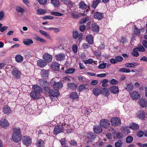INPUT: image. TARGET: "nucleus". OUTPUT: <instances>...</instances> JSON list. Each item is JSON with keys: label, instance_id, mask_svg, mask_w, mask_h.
<instances>
[{"label": "nucleus", "instance_id": "6e6d98bb", "mask_svg": "<svg viewBox=\"0 0 147 147\" xmlns=\"http://www.w3.org/2000/svg\"><path fill=\"white\" fill-rule=\"evenodd\" d=\"M88 20V17L84 18L83 19H82L79 22L80 24H84Z\"/></svg>", "mask_w": 147, "mask_h": 147}, {"label": "nucleus", "instance_id": "2eb2a0df", "mask_svg": "<svg viewBox=\"0 0 147 147\" xmlns=\"http://www.w3.org/2000/svg\"><path fill=\"white\" fill-rule=\"evenodd\" d=\"M93 16L95 19L100 20L103 18V14L102 13L96 11L94 13Z\"/></svg>", "mask_w": 147, "mask_h": 147}, {"label": "nucleus", "instance_id": "0e129e2a", "mask_svg": "<svg viewBox=\"0 0 147 147\" xmlns=\"http://www.w3.org/2000/svg\"><path fill=\"white\" fill-rule=\"evenodd\" d=\"M84 62L85 64H91L93 62V60L92 59H89L88 60L84 61Z\"/></svg>", "mask_w": 147, "mask_h": 147}, {"label": "nucleus", "instance_id": "f03ea898", "mask_svg": "<svg viewBox=\"0 0 147 147\" xmlns=\"http://www.w3.org/2000/svg\"><path fill=\"white\" fill-rule=\"evenodd\" d=\"M13 133L12 136L13 140L15 142H18L21 140L22 137L20 129L19 127L15 128L13 129Z\"/></svg>", "mask_w": 147, "mask_h": 147}, {"label": "nucleus", "instance_id": "f704fd0d", "mask_svg": "<svg viewBox=\"0 0 147 147\" xmlns=\"http://www.w3.org/2000/svg\"><path fill=\"white\" fill-rule=\"evenodd\" d=\"M88 86L86 84H82L78 87V91L80 92L83 91V90L87 89Z\"/></svg>", "mask_w": 147, "mask_h": 147}, {"label": "nucleus", "instance_id": "58836bf2", "mask_svg": "<svg viewBox=\"0 0 147 147\" xmlns=\"http://www.w3.org/2000/svg\"><path fill=\"white\" fill-rule=\"evenodd\" d=\"M134 86L131 84H127V86L125 88L126 90L128 91H130L133 90Z\"/></svg>", "mask_w": 147, "mask_h": 147}, {"label": "nucleus", "instance_id": "72a5a7b5", "mask_svg": "<svg viewBox=\"0 0 147 147\" xmlns=\"http://www.w3.org/2000/svg\"><path fill=\"white\" fill-rule=\"evenodd\" d=\"M93 93L96 96H98L100 94V90L98 88H95L93 90Z\"/></svg>", "mask_w": 147, "mask_h": 147}, {"label": "nucleus", "instance_id": "f8f14e48", "mask_svg": "<svg viewBox=\"0 0 147 147\" xmlns=\"http://www.w3.org/2000/svg\"><path fill=\"white\" fill-rule=\"evenodd\" d=\"M131 97L134 100L138 99L140 98V94L137 91H133L130 93Z\"/></svg>", "mask_w": 147, "mask_h": 147}, {"label": "nucleus", "instance_id": "3c124183", "mask_svg": "<svg viewBox=\"0 0 147 147\" xmlns=\"http://www.w3.org/2000/svg\"><path fill=\"white\" fill-rule=\"evenodd\" d=\"M108 82L107 79H104L101 81V82L102 83V86L103 87H106L107 86V83Z\"/></svg>", "mask_w": 147, "mask_h": 147}, {"label": "nucleus", "instance_id": "4d7b16f0", "mask_svg": "<svg viewBox=\"0 0 147 147\" xmlns=\"http://www.w3.org/2000/svg\"><path fill=\"white\" fill-rule=\"evenodd\" d=\"M115 136L118 139H121L123 137L122 134L120 132H117L115 134Z\"/></svg>", "mask_w": 147, "mask_h": 147}, {"label": "nucleus", "instance_id": "9b49d317", "mask_svg": "<svg viewBox=\"0 0 147 147\" xmlns=\"http://www.w3.org/2000/svg\"><path fill=\"white\" fill-rule=\"evenodd\" d=\"M12 75L17 79H19L21 76V73L16 68L14 69L12 71Z\"/></svg>", "mask_w": 147, "mask_h": 147}, {"label": "nucleus", "instance_id": "8fccbe9b", "mask_svg": "<svg viewBox=\"0 0 147 147\" xmlns=\"http://www.w3.org/2000/svg\"><path fill=\"white\" fill-rule=\"evenodd\" d=\"M115 58L116 59L117 63L121 62L123 60L122 57L120 55L115 57Z\"/></svg>", "mask_w": 147, "mask_h": 147}, {"label": "nucleus", "instance_id": "a878e982", "mask_svg": "<svg viewBox=\"0 0 147 147\" xmlns=\"http://www.w3.org/2000/svg\"><path fill=\"white\" fill-rule=\"evenodd\" d=\"M129 127L132 129L136 130L139 129L140 127L138 124L135 123H132L129 124Z\"/></svg>", "mask_w": 147, "mask_h": 147}, {"label": "nucleus", "instance_id": "a211bd4d", "mask_svg": "<svg viewBox=\"0 0 147 147\" xmlns=\"http://www.w3.org/2000/svg\"><path fill=\"white\" fill-rule=\"evenodd\" d=\"M3 111L4 114L7 115L9 114L12 112L10 108L7 105H5L3 107Z\"/></svg>", "mask_w": 147, "mask_h": 147}, {"label": "nucleus", "instance_id": "680f3d73", "mask_svg": "<svg viewBox=\"0 0 147 147\" xmlns=\"http://www.w3.org/2000/svg\"><path fill=\"white\" fill-rule=\"evenodd\" d=\"M94 54L96 57H100L101 53L98 50L97 51H94Z\"/></svg>", "mask_w": 147, "mask_h": 147}, {"label": "nucleus", "instance_id": "ea45409f", "mask_svg": "<svg viewBox=\"0 0 147 147\" xmlns=\"http://www.w3.org/2000/svg\"><path fill=\"white\" fill-rule=\"evenodd\" d=\"M123 144V142L121 140H118L115 143V146L116 147H121Z\"/></svg>", "mask_w": 147, "mask_h": 147}, {"label": "nucleus", "instance_id": "e2e57ef3", "mask_svg": "<svg viewBox=\"0 0 147 147\" xmlns=\"http://www.w3.org/2000/svg\"><path fill=\"white\" fill-rule=\"evenodd\" d=\"M125 67H128L134 68V65H133V63H128L125 64Z\"/></svg>", "mask_w": 147, "mask_h": 147}, {"label": "nucleus", "instance_id": "c9c22d12", "mask_svg": "<svg viewBox=\"0 0 147 147\" xmlns=\"http://www.w3.org/2000/svg\"><path fill=\"white\" fill-rule=\"evenodd\" d=\"M100 90L101 94H107L109 93V90L107 88H102L100 89Z\"/></svg>", "mask_w": 147, "mask_h": 147}, {"label": "nucleus", "instance_id": "5fc2aeb1", "mask_svg": "<svg viewBox=\"0 0 147 147\" xmlns=\"http://www.w3.org/2000/svg\"><path fill=\"white\" fill-rule=\"evenodd\" d=\"M144 132L142 130L139 131L137 133V135L139 137H141L144 135Z\"/></svg>", "mask_w": 147, "mask_h": 147}, {"label": "nucleus", "instance_id": "79ce46f5", "mask_svg": "<svg viewBox=\"0 0 147 147\" xmlns=\"http://www.w3.org/2000/svg\"><path fill=\"white\" fill-rule=\"evenodd\" d=\"M39 32L42 35H44L47 38L49 39L51 38L49 34L45 31L42 30H39Z\"/></svg>", "mask_w": 147, "mask_h": 147}, {"label": "nucleus", "instance_id": "6ab92c4d", "mask_svg": "<svg viewBox=\"0 0 147 147\" xmlns=\"http://www.w3.org/2000/svg\"><path fill=\"white\" fill-rule=\"evenodd\" d=\"M60 65L56 62H52L51 64V67L53 70L58 71L59 69Z\"/></svg>", "mask_w": 147, "mask_h": 147}, {"label": "nucleus", "instance_id": "7c9ffc66", "mask_svg": "<svg viewBox=\"0 0 147 147\" xmlns=\"http://www.w3.org/2000/svg\"><path fill=\"white\" fill-rule=\"evenodd\" d=\"M79 8L82 9H86L87 7V5L83 1H81L79 3Z\"/></svg>", "mask_w": 147, "mask_h": 147}, {"label": "nucleus", "instance_id": "2f4dec72", "mask_svg": "<svg viewBox=\"0 0 147 147\" xmlns=\"http://www.w3.org/2000/svg\"><path fill=\"white\" fill-rule=\"evenodd\" d=\"M36 145L37 147H44V141L41 140H38L36 144Z\"/></svg>", "mask_w": 147, "mask_h": 147}, {"label": "nucleus", "instance_id": "423d86ee", "mask_svg": "<svg viewBox=\"0 0 147 147\" xmlns=\"http://www.w3.org/2000/svg\"><path fill=\"white\" fill-rule=\"evenodd\" d=\"M111 122V124L114 126H119L121 123V119L117 117L112 118Z\"/></svg>", "mask_w": 147, "mask_h": 147}, {"label": "nucleus", "instance_id": "a19ab883", "mask_svg": "<svg viewBox=\"0 0 147 147\" xmlns=\"http://www.w3.org/2000/svg\"><path fill=\"white\" fill-rule=\"evenodd\" d=\"M100 0H96L92 2V4L91 5V7L95 9L98 4L100 3Z\"/></svg>", "mask_w": 147, "mask_h": 147}, {"label": "nucleus", "instance_id": "bf43d9fd", "mask_svg": "<svg viewBox=\"0 0 147 147\" xmlns=\"http://www.w3.org/2000/svg\"><path fill=\"white\" fill-rule=\"evenodd\" d=\"M118 82L114 79H112L110 81V83L111 84H117L118 83Z\"/></svg>", "mask_w": 147, "mask_h": 147}, {"label": "nucleus", "instance_id": "0eeeda50", "mask_svg": "<svg viewBox=\"0 0 147 147\" xmlns=\"http://www.w3.org/2000/svg\"><path fill=\"white\" fill-rule=\"evenodd\" d=\"M38 83L41 86L45 88V90H49V88L48 87L49 82L47 81L40 79L38 81Z\"/></svg>", "mask_w": 147, "mask_h": 147}, {"label": "nucleus", "instance_id": "a18cd8bd", "mask_svg": "<svg viewBox=\"0 0 147 147\" xmlns=\"http://www.w3.org/2000/svg\"><path fill=\"white\" fill-rule=\"evenodd\" d=\"M133 140V138L132 136H128L126 139V141L127 143H130L132 142Z\"/></svg>", "mask_w": 147, "mask_h": 147}, {"label": "nucleus", "instance_id": "4be33fe9", "mask_svg": "<svg viewBox=\"0 0 147 147\" xmlns=\"http://www.w3.org/2000/svg\"><path fill=\"white\" fill-rule=\"evenodd\" d=\"M37 65L38 66L41 68H43L47 64V62L42 59H40L37 61Z\"/></svg>", "mask_w": 147, "mask_h": 147}, {"label": "nucleus", "instance_id": "4468645a", "mask_svg": "<svg viewBox=\"0 0 147 147\" xmlns=\"http://www.w3.org/2000/svg\"><path fill=\"white\" fill-rule=\"evenodd\" d=\"M43 58L46 62H51L53 59L52 56L48 53L44 54L43 55Z\"/></svg>", "mask_w": 147, "mask_h": 147}, {"label": "nucleus", "instance_id": "603ef678", "mask_svg": "<svg viewBox=\"0 0 147 147\" xmlns=\"http://www.w3.org/2000/svg\"><path fill=\"white\" fill-rule=\"evenodd\" d=\"M75 69L73 68H69L65 71V73L67 74H72L74 72Z\"/></svg>", "mask_w": 147, "mask_h": 147}, {"label": "nucleus", "instance_id": "7ed1b4c3", "mask_svg": "<svg viewBox=\"0 0 147 147\" xmlns=\"http://www.w3.org/2000/svg\"><path fill=\"white\" fill-rule=\"evenodd\" d=\"M64 131V128L62 125H58L55 126L54 129L53 133L56 135L59 134L63 132Z\"/></svg>", "mask_w": 147, "mask_h": 147}, {"label": "nucleus", "instance_id": "4c0bfd02", "mask_svg": "<svg viewBox=\"0 0 147 147\" xmlns=\"http://www.w3.org/2000/svg\"><path fill=\"white\" fill-rule=\"evenodd\" d=\"M119 71L120 72L129 73L130 72V69L126 68H122L119 69Z\"/></svg>", "mask_w": 147, "mask_h": 147}, {"label": "nucleus", "instance_id": "774afa93", "mask_svg": "<svg viewBox=\"0 0 147 147\" xmlns=\"http://www.w3.org/2000/svg\"><path fill=\"white\" fill-rule=\"evenodd\" d=\"M72 49L73 52L74 53H76L78 50V47L77 45H73L72 46Z\"/></svg>", "mask_w": 147, "mask_h": 147}, {"label": "nucleus", "instance_id": "c03bdc74", "mask_svg": "<svg viewBox=\"0 0 147 147\" xmlns=\"http://www.w3.org/2000/svg\"><path fill=\"white\" fill-rule=\"evenodd\" d=\"M138 51L142 52H144L146 51V50L144 47L142 45H140L138 47H136Z\"/></svg>", "mask_w": 147, "mask_h": 147}, {"label": "nucleus", "instance_id": "cd10ccee", "mask_svg": "<svg viewBox=\"0 0 147 147\" xmlns=\"http://www.w3.org/2000/svg\"><path fill=\"white\" fill-rule=\"evenodd\" d=\"M87 138L89 141L94 140L95 138V136L93 135V133H88L87 135Z\"/></svg>", "mask_w": 147, "mask_h": 147}, {"label": "nucleus", "instance_id": "39448f33", "mask_svg": "<svg viewBox=\"0 0 147 147\" xmlns=\"http://www.w3.org/2000/svg\"><path fill=\"white\" fill-rule=\"evenodd\" d=\"M100 124L102 127L107 129L109 127L110 122L108 119H103L100 121Z\"/></svg>", "mask_w": 147, "mask_h": 147}, {"label": "nucleus", "instance_id": "37998d69", "mask_svg": "<svg viewBox=\"0 0 147 147\" xmlns=\"http://www.w3.org/2000/svg\"><path fill=\"white\" fill-rule=\"evenodd\" d=\"M46 12V11L45 9H38L37 10L36 13L38 15H42Z\"/></svg>", "mask_w": 147, "mask_h": 147}, {"label": "nucleus", "instance_id": "bb28decb", "mask_svg": "<svg viewBox=\"0 0 147 147\" xmlns=\"http://www.w3.org/2000/svg\"><path fill=\"white\" fill-rule=\"evenodd\" d=\"M23 42L24 45H29L30 44L33 43V41L31 39L27 38L23 40Z\"/></svg>", "mask_w": 147, "mask_h": 147}, {"label": "nucleus", "instance_id": "f3484780", "mask_svg": "<svg viewBox=\"0 0 147 147\" xmlns=\"http://www.w3.org/2000/svg\"><path fill=\"white\" fill-rule=\"evenodd\" d=\"M56 60L58 61H62L65 59V55L63 53L58 54L55 55Z\"/></svg>", "mask_w": 147, "mask_h": 147}, {"label": "nucleus", "instance_id": "20e7f679", "mask_svg": "<svg viewBox=\"0 0 147 147\" xmlns=\"http://www.w3.org/2000/svg\"><path fill=\"white\" fill-rule=\"evenodd\" d=\"M50 84L53 85V88L57 90L58 89H60L63 87V84L61 82H56L55 81V79H53L50 82Z\"/></svg>", "mask_w": 147, "mask_h": 147}, {"label": "nucleus", "instance_id": "ddd939ff", "mask_svg": "<svg viewBox=\"0 0 147 147\" xmlns=\"http://www.w3.org/2000/svg\"><path fill=\"white\" fill-rule=\"evenodd\" d=\"M49 95L53 97H57L59 96L60 94L58 90H50L49 92Z\"/></svg>", "mask_w": 147, "mask_h": 147}, {"label": "nucleus", "instance_id": "864d4df0", "mask_svg": "<svg viewBox=\"0 0 147 147\" xmlns=\"http://www.w3.org/2000/svg\"><path fill=\"white\" fill-rule=\"evenodd\" d=\"M106 63H102L98 65V68L100 69H105L106 67Z\"/></svg>", "mask_w": 147, "mask_h": 147}, {"label": "nucleus", "instance_id": "13d9d810", "mask_svg": "<svg viewBox=\"0 0 147 147\" xmlns=\"http://www.w3.org/2000/svg\"><path fill=\"white\" fill-rule=\"evenodd\" d=\"M78 32L77 31H74L73 32V36L75 39H76L78 37Z\"/></svg>", "mask_w": 147, "mask_h": 147}, {"label": "nucleus", "instance_id": "f257e3e1", "mask_svg": "<svg viewBox=\"0 0 147 147\" xmlns=\"http://www.w3.org/2000/svg\"><path fill=\"white\" fill-rule=\"evenodd\" d=\"M32 88L33 91L30 93V96L34 100L37 99L40 97V93L42 92V89L38 85H34Z\"/></svg>", "mask_w": 147, "mask_h": 147}, {"label": "nucleus", "instance_id": "09e8293b", "mask_svg": "<svg viewBox=\"0 0 147 147\" xmlns=\"http://www.w3.org/2000/svg\"><path fill=\"white\" fill-rule=\"evenodd\" d=\"M69 143L70 146H76L77 145V142L74 140H71L69 142Z\"/></svg>", "mask_w": 147, "mask_h": 147}, {"label": "nucleus", "instance_id": "9d476101", "mask_svg": "<svg viewBox=\"0 0 147 147\" xmlns=\"http://www.w3.org/2000/svg\"><path fill=\"white\" fill-rule=\"evenodd\" d=\"M93 129L94 132L97 134H100L102 131L101 126L98 125H95L94 126Z\"/></svg>", "mask_w": 147, "mask_h": 147}, {"label": "nucleus", "instance_id": "393cba45", "mask_svg": "<svg viewBox=\"0 0 147 147\" xmlns=\"http://www.w3.org/2000/svg\"><path fill=\"white\" fill-rule=\"evenodd\" d=\"M86 40L89 44H92L93 43V37L91 34H88L86 36Z\"/></svg>", "mask_w": 147, "mask_h": 147}, {"label": "nucleus", "instance_id": "c756f323", "mask_svg": "<svg viewBox=\"0 0 147 147\" xmlns=\"http://www.w3.org/2000/svg\"><path fill=\"white\" fill-rule=\"evenodd\" d=\"M15 59L17 62L20 63L23 61L24 58L22 56L19 55L16 56Z\"/></svg>", "mask_w": 147, "mask_h": 147}, {"label": "nucleus", "instance_id": "69168bd1", "mask_svg": "<svg viewBox=\"0 0 147 147\" xmlns=\"http://www.w3.org/2000/svg\"><path fill=\"white\" fill-rule=\"evenodd\" d=\"M51 13L52 15L55 16H61L62 15V13L58 12H52Z\"/></svg>", "mask_w": 147, "mask_h": 147}, {"label": "nucleus", "instance_id": "052dcab7", "mask_svg": "<svg viewBox=\"0 0 147 147\" xmlns=\"http://www.w3.org/2000/svg\"><path fill=\"white\" fill-rule=\"evenodd\" d=\"M16 10V11L19 12L23 13L24 12V9L22 7H17Z\"/></svg>", "mask_w": 147, "mask_h": 147}, {"label": "nucleus", "instance_id": "473e14b6", "mask_svg": "<svg viewBox=\"0 0 147 147\" xmlns=\"http://www.w3.org/2000/svg\"><path fill=\"white\" fill-rule=\"evenodd\" d=\"M68 88L72 90L76 89L77 87V85L74 83H69L67 85Z\"/></svg>", "mask_w": 147, "mask_h": 147}, {"label": "nucleus", "instance_id": "aec40b11", "mask_svg": "<svg viewBox=\"0 0 147 147\" xmlns=\"http://www.w3.org/2000/svg\"><path fill=\"white\" fill-rule=\"evenodd\" d=\"M136 115L137 118L141 119H143L145 117V114L144 111H140L137 113Z\"/></svg>", "mask_w": 147, "mask_h": 147}, {"label": "nucleus", "instance_id": "1a4fd4ad", "mask_svg": "<svg viewBox=\"0 0 147 147\" xmlns=\"http://www.w3.org/2000/svg\"><path fill=\"white\" fill-rule=\"evenodd\" d=\"M9 125L7 120L5 118L2 119L0 121V126L3 128L7 127Z\"/></svg>", "mask_w": 147, "mask_h": 147}, {"label": "nucleus", "instance_id": "c85d7f7f", "mask_svg": "<svg viewBox=\"0 0 147 147\" xmlns=\"http://www.w3.org/2000/svg\"><path fill=\"white\" fill-rule=\"evenodd\" d=\"M70 98L74 100L78 98V94L76 92H72L69 95Z\"/></svg>", "mask_w": 147, "mask_h": 147}, {"label": "nucleus", "instance_id": "49530a36", "mask_svg": "<svg viewBox=\"0 0 147 147\" xmlns=\"http://www.w3.org/2000/svg\"><path fill=\"white\" fill-rule=\"evenodd\" d=\"M140 33V30L137 28L136 26H135L134 29L133 34L135 35H137Z\"/></svg>", "mask_w": 147, "mask_h": 147}, {"label": "nucleus", "instance_id": "338daca9", "mask_svg": "<svg viewBox=\"0 0 147 147\" xmlns=\"http://www.w3.org/2000/svg\"><path fill=\"white\" fill-rule=\"evenodd\" d=\"M59 141L62 146H66V140L65 138H62Z\"/></svg>", "mask_w": 147, "mask_h": 147}, {"label": "nucleus", "instance_id": "6e6552de", "mask_svg": "<svg viewBox=\"0 0 147 147\" xmlns=\"http://www.w3.org/2000/svg\"><path fill=\"white\" fill-rule=\"evenodd\" d=\"M22 142L23 144L26 146H30L32 143L31 138L28 136H24L22 138Z\"/></svg>", "mask_w": 147, "mask_h": 147}, {"label": "nucleus", "instance_id": "dca6fc26", "mask_svg": "<svg viewBox=\"0 0 147 147\" xmlns=\"http://www.w3.org/2000/svg\"><path fill=\"white\" fill-rule=\"evenodd\" d=\"M49 73V70L42 69L40 71V74L42 77L46 78L48 77Z\"/></svg>", "mask_w": 147, "mask_h": 147}, {"label": "nucleus", "instance_id": "de8ad7c7", "mask_svg": "<svg viewBox=\"0 0 147 147\" xmlns=\"http://www.w3.org/2000/svg\"><path fill=\"white\" fill-rule=\"evenodd\" d=\"M51 3L53 4L55 7H58L59 4V0H51Z\"/></svg>", "mask_w": 147, "mask_h": 147}, {"label": "nucleus", "instance_id": "412c9836", "mask_svg": "<svg viewBox=\"0 0 147 147\" xmlns=\"http://www.w3.org/2000/svg\"><path fill=\"white\" fill-rule=\"evenodd\" d=\"M139 104L141 107L145 108L147 107V101L143 98H141L139 101Z\"/></svg>", "mask_w": 147, "mask_h": 147}, {"label": "nucleus", "instance_id": "b1692460", "mask_svg": "<svg viewBox=\"0 0 147 147\" xmlns=\"http://www.w3.org/2000/svg\"><path fill=\"white\" fill-rule=\"evenodd\" d=\"M111 92L113 93L116 94L119 92V89L118 88L115 86H113L110 88Z\"/></svg>", "mask_w": 147, "mask_h": 147}, {"label": "nucleus", "instance_id": "5701e85b", "mask_svg": "<svg viewBox=\"0 0 147 147\" xmlns=\"http://www.w3.org/2000/svg\"><path fill=\"white\" fill-rule=\"evenodd\" d=\"M92 29L93 32L98 33L99 31V27L96 23H95L92 25Z\"/></svg>", "mask_w": 147, "mask_h": 147}, {"label": "nucleus", "instance_id": "e433bc0d", "mask_svg": "<svg viewBox=\"0 0 147 147\" xmlns=\"http://www.w3.org/2000/svg\"><path fill=\"white\" fill-rule=\"evenodd\" d=\"M138 51L136 48H134L133 49V52L132 53V55L133 56L138 57L139 56V54L138 52Z\"/></svg>", "mask_w": 147, "mask_h": 147}]
</instances>
